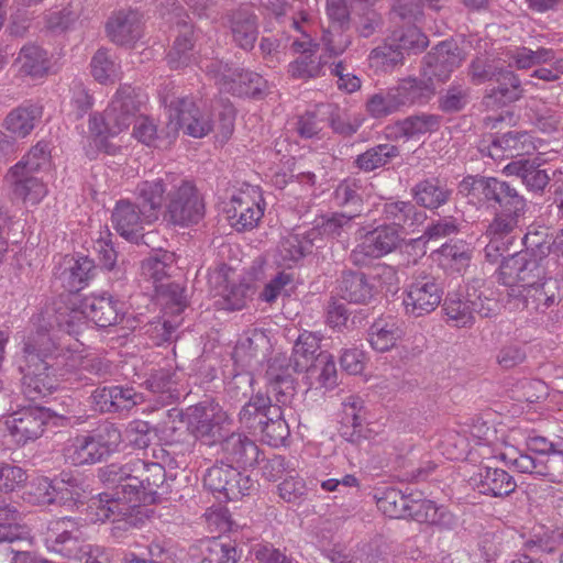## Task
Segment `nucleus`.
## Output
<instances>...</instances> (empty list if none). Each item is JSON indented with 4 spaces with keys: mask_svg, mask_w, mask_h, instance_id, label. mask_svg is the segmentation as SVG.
I'll list each match as a JSON object with an SVG mask.
<instances>
[{
    "mask_svg": "<svg viewBox=\"0 0 563 563\" xmlns=\"http://www.w3.org/2000/svg\"><path fill=\"white\" fill-rule=\"evenodd\" d=\"M203 486L221 501H233L251 496L257 490V481L224 462L209 467L203 475Z\"/></svg>",
    "mask_w": 563,
    "mask_h": 563,
    "instance_id": "obj_10",
    "label": "nucleus"
},
{
    "mask_svg": "<svg viewBox=\"0 0 563 563\" xmlns=\"http://www.w3.org/2000/svg\"><path fill=\"white\" fill-rule=\"evenodd\" d=\"M536 150L532 136L526 131H509L493 139L488 145V155L493 159L501 157L526 158Z\"/></svg>",
    "mask_w": 563,
    "mask_h": 563,
    "instance_id": "obj_33",
    "label": "nucleus"
},
{
    "mask_svg": "<svg viewBox=\"0 0 563 563\" xmlns=\"http://www.w3.org/2000/svg\"><path fill=\"white\" fill-rule=\"evenodd\" d=\"M538 157L517 158L508 163L503 173L521 180L529 191L541 194L551 180L550 170Z\"/></svg>",
    "mask_w": 563,
    "mask_h": 563,
    "instance_id": "obj_25",
    "label": "nucleus"
},
{
    "mask_svg": "<svg viewBox=\"0 0 563 563\" xmlns=\"http://www.w3.org/2000/svg\"><path fill=\"white\" fill-rule=\"evenodd\" d=\"M284 406L285 405L276 402L274 407L268 410V416L258 431L263 441L271 446L284 444L290 434L289 427L283 413Z\"/></svg>",
    "mask_w": 563,
    "mask_h": 563,
    "instance_id": "obj_47",
    "label": "nucleus"
},
{
    "mask_svg": "<svg viewBox=\"0 0 563 563\" xmlns=\"http://www.w3.org/2000/svg\"><path fill=\"white\" fill-rule=\"evenodd\" d=\"M228 23L233 43L241 49L252 51L258 37L257 15L242 7L228 15Z\"/></svg>",
    "mask_w": 563,
    "mask_h": 563,
    "instance_id": "obj_31",
    "label": "nucleus"
},
{
    "mask_svg": "<svg viewBox=\"0 0 563 563\" xmlns=\"http://www.w3.org/2000/svg\"><path fill=\"white\" fill-rule=\"evenodd\" d=\"M54 505L74 506L84 503L90 494V486L80 475L62 472L53 478Z\"/></svg>",
    "mask_w": 563,
    "mask_h": 563,
    "instance_id": "obj_38",
    "label": "nucleus"
},
{
    "mask_svg": "<svg viewBox=\"0 0 563 563\" xmlns=\"http://www.w3.org/2000/svg\"><path fill=\"white\" fill-rule=\"evenodd\" d=\"M111 221L115 231L125 240L140 243L144 240L142 233L145 224L154 221L143 214V209L130 200H119L112 211Z\"/></svg>",
    "mask_w": 563,
    "mask_h": 563,
    "instance_id": "obj_20",
    "label": "nucleus"
},
{
    "mask_svg": "<svg viewBox=\"0 0 563 563\" xmlns=\"http://www.w3.org/2000/svg\"><path fill=\"white\" fill-rule=\"evenodd\" d=\"M440 264L445 269L462 274L470 266L473 250L463 241L445 243L439 250Z\"/></svg>",
    "mask_w": 563,
    "mask_h": 563,
    "instance_id": "obj_48",
    "label": "nucleus"
},
{
    "mask_svg": "<svg viewBox=\"0 0 563 563\" xmlns=\"http://www.w3.org/2000/svg\"><path fill=\"white\" fill-rule=\"evenodd\" d=\"M328 60L317 54H301L288 66V73L296 79H313L325 75Z\"/></svg>",
    "mask_w": 563,
    "mask_h": 563,
    "instance_id": "obj_54",
    "label": "nucleus"
},
{
    "mask_svg": "<svg viewBox=\"0 0 563 563\" xmlns=\"http://www.w3.org/2000/svg\"><path fill=\"white\" fill-rule=\"evenodd\" d=\"M91 75L101 82H113L119 77L120 65L113 54L106 48L98 49L90 63Z\"/></svg>",
    "mask_w": 563,
    "mask_h": 563,
    "instance_id": "obj_62",
    "label": "nucleus"
},
{
    "mask_svg": "<svg viewBox=\"0 0 563 563\" xmlns=\"http://www.w3.org/2000/svg\"><path fill=\"white\" fill-rule=\"evenodd\" d=\"M57 418L47 408L31 406L13 412L5 420V426L12 440L18 445H25L40 439L48 423Z\"/></svg>",
    "mask_w": 563,
    "mask_h": 563,
    "instance_id": "obj_14",
    "label": "nucleus"
},
{
    "mask_svg": "<svg viewBox=\"0 0 563 563\" xmlns=\"http://www.w3.org/2000/svg\"><path fill=\"white\" fill-rule=\"evenodd\" d=\"M60 351L64 354V365L71 369V374H68L70 380L81 382L88 379L86 374H90L97 377L106 376L110 373L111 365L108 361L100 357H84L73 350L69 345L60 343Z\"/></svg>",
    "mask_w": 563,
    "mask_h": 563,
    "instance_id": "obj_37",
    "label": "nucleus"
},
{
    "mask_svg": "<svg viewBox=\"0 0 563 563\" xmlns=\"http://www.w3.org/2000/svg\"><path fill=\"white\" fill-rule=\"evenodd\" d=\"M292 362L286 354H276L268 361L265 378L267 380V394L272 395L275 402L289 405L296 394L295 379L292 377Z\"/></svg>",
    "mask_w": 563,
    "mask_h": 563,
    "instance_id": "obj_18",
    "label": "nucleus"
},
{
    "mask_svg": "<svg viewBox=\"0 0 563 563\" xmlns=\"http://www.w3.org/2000/svg\"><path fill=\"white\" fill-rule=\"evenodd\" d=\"M141 92L130 85H121L102 117L90 119V131L98 136H115L137 118L142 104Z\"/></svg>",
    "mask_w": 563,
    "mask_h": 563,
    "instance_id": "obj_6",
    "label": "nucleus"
},
{
    "mask_svg": "<svg viewBox=\"0 0 563 563\" xmlns=\"http://www.w3.org/2000/svg\"><path fill=\"white\" fill-rule=\"evenodd\" d=\"M459 191L495 212L523 214L527 206L525 197L514 186L497 177L466 176L459 184Z\"/></svg>",
    "mask_w": 563,
    "mask_h": 563,
    "instance_id": "obj_5",
    "label": "nucleus"
},
{
    "mask_svg": "<svg viewBox=\"0 0 563 563\" xmlns=\"http://www.w3.org/2000/svg\"><path fill=\"white\" fill-rule=\"evenodd\" d=\"M21 166H12L4 179L12 194L24 201L40 202L47 194L45 184L34 174L20 172Z\"/></svg>",
    "mask_w": 563,
    "mask_h": 563,
    "instance_id": "obj_39",
    "label": "nucleus"
},
{
    "mask_svg": "<svg viewBox=\"0 0 563 563\" xmlns=\"http://www.w3.org/2000/svg\"><path fill=\"white\" fill-rule=\"evenodd\" d=\"M393 88L400 108L416 102H424L432 92L427 82L416 78L402 79Z\"/></svg>",
    "mask_w": 563,
    "mask_h": 563,
    "instance_id": "obj_59",
    "label": "nucleus"
},
{
    "mask_svg": "<svg viewBox=\"0 0 563 563\" xmlns=\"http://www.w3.org/2000/svg\"><path fill=\"white\" fill-rule=\"evenodd\" d=\"M220 448L224 464L247 468L261 462L263 452L255 441L242 433H231L221 438Z\"/></svg>",
    "mask_w": 563,
    "mask_h": 563,
    "instance_id": "obj_21",
    "label": "nucleus"
},
{
    "mask_svg": "<svg viewBox=\"0 0 563 563\" xmlns=\"http://www.w3.org/2000/svg\"><path fill=\"white\" fill-rule=\"evenodd\" d=\"M42 106L32 101H25L9 112L5 118V128L18 136L25 137L35 128L36 122L42 118Z\"/></svg>",
    "mask_w": 563,
    "mask_h": 563,
    "instance_id": "obj_43",
    "label": "nucleus"
},
{
    "mask_svg": "<svg viewBox=\"0 0 563 563\" xmlns=\"http://www.w3.org/2000/svg\"><path fill=\"white\" fill-rule=\"evenodd\" d=\"M364 401L358 396H347L342 401V417L340 421V435L351 444L360 445L367 439V429L364 427Z\"/></svg>",
    "mask_w": 563,
    "mask_h": 563,
    "instance_id": "obj_27",
    "label": "nucleus"
},
{
    "mask_svg": "<svg viewBox=\"0 0 563 563\" xmlns=\"http://www.w3.org/2000/svg\"><path fill=\"white\" fill-rule=\"evenodd\" d=\"M496 86L486 89L483 102L488 108H498L519 100L523 88L519 77L510 69L503 67L494 78Z\"/></svg>",
    "mask_w": 563,
    "mask_h": 563,
    "instance_id": "obj_29",
    "label": "nucleus"
},
{
    "mask_svg": "<svg viewBox=\"0 0 563 563\" xmlns=\"http://www.w3.org/2000/svg\"><path fill=\"white\" fill-rule=\"evenodd\" d=\"M410 503L408 518L440 529H450L454 525V516L443 506L422 498V494H413Z\"/></svg>",
    "mask_w": 563,
    "mask_h": 563,
    "instance_id": "obj_36",
    "label": "nucleus"
},
{
    "mask_svg": "<svg viewBox=\"0 0 563 563\" xmlns=\"http://www.w3.org/2000/svg\"><path fill=\"white\" fill-rule=\"evenodd\" d=\"M317 234L316 231L307 230L303 233L292 232L283 238L278 246L280 261L285 265L291 266L311 253L312 249L317 247Z\"/></svg>",
    "mask_w": 563,
    "mask_h": 563,
    "instance_id": "obj_41",
    "label": "nucleus"
},
{
    "mask_svg": "<svg viewBox=\"0 0 563 563\" xmlns=\"http://www.w3.org/2000/svg\"><path fill=\"white\" fill-rule=\"evenodd\" d=\"M369 66L376 71L389 73L402 65L404 53L395 42L388 37L386 42L373 48L368 55Z\"/></svg>",
    "mask_w": 563,
    "mask_h": 563,
    "instance_id": "obj_53",
    "label": "nucleus"
},
{
    "mask_svg": "<svg viewBox=\"0 0 563 563\" xmlns=\"http://www.w3.org/2000/svg\"><path fill=\"white\" fill-rule=\"evenodd\" d=\"M177 174L165 173L164 175L140 181L135 188L137 205L143 209L146 218L155 222L165 207L167 199L175 188Z\"/></svg>",
    "mask_w": 563,
    "mask_h": 563,
    "instance_id": "obj_16",
    "label": "nucleus"
},
{
    "mask_svg": "<svg viewBox=\"0 0 563 563\" xmlns=\"http://www.w3.org/2000/svg\"><path fill=\"white\" fill-rule=\"evenodd\" d=\"M353 218V214L343 212H334L329 217H322L313 228L309 229V231L318 233L316 236L317 247L323 246L324 236L338 239L346 233L352 228Z\"/></svg>",
    "mask_w": 563,
    "mask_h": 563,
    "instance_id": "obj_52",
    "label": "nucleus"
},
{
    "mask_svg": "<svg viewBox=\"0 0 563 563\" xmlns=\"http://www.w3.org/2000/svg\"><path fill=\"white\" fill-rule=\"evenodd\" d=\"M177 27L178 34L166 56L170 69H181L197 62L195 51L197 36L194 26L186 21H179Z\"/></svg>",
    "mask_w": 563,
    "mask_h": 563,
    "instance_id": "obj_35",
    "label": "nucleus"
},
{
    "mask_svg": "<svg viewBox=\"0 0 563 563\" xmlns=\"http://www.w3.org/2000/svg\"><path fill=\"white\" fill-rule=\"evenodd\" d=\"M230 225L238 232L251 231L264 216V208L249 195L233 196L225 210Z\"/></svg>",
    "mask_w": 563,
    "mask_h": 563,
    "instance_id": "obj_30",
    "label": "nucleus"
},
{
    "mask_svg": "<svg viewBox=\"0 0 563 563\" xmlns=\"http://www.w3.org/2000/svg\"><path fill=\"white\" fill-rule=\"evenodd\" d=\"M441 124V117L431 113L410 115L399 122L400 132L407 137H417L437 131Z\"/></svg>",
    "mask_w": 563,
    "mask_h": 563,
    "instance_id": "obj_64",
    "label": "nucleus"
},
{
    "mask_svg": "<svg viewBox=\"0 0 563 563\" xmlns=\"http://www.w3.org/2000/svg\"><path fill=\"white\" fill-rule=\"evenodd\" d=\"M424 75L429 80L440 82L449 79L451 73L461 65L462 57L456 44L448 41L439 43L424 58Z\"/></svg>",
    "mask_w": 563,
    "mask_h": 563,
    "instance_id": "obj_24",
    "label": "nucleus"
},
{
    "mask_svg": "<svg viewBox=\"0 0 563 563\" xmlns=\"http://www.w3.org/2000/svg\"><path fill=\"white\" fill-rule=\"evenodd\" d=\"M472 482L481 494L496 498L507 497L517 488L515 478L507 471L489 465L482 466Z\"/></svg>",
    "mask_w": 563,
    "mask_h": 563,
    "instance_id": "obj_32",
    "label": "nucleus"
},
{
    "mask_svg": "<svg viewBox=\"0 0 563 563\" xmlns=\"http://www.w3.org/2000/svg\"><path fill=\"white\" fill-rule=\"evenodd\" d=\"M405 294L406 313L418 318L438 308L443 297V285L439 277L422 273L413 276Z\"/></svg>",
    "mask_w": 563,
    "mask_h": 563,
    "instance_id": "obj_13",
    "label": "nucleus"
},
{
    "mask_svg": "<svg viewBox=\"0 0 563 563\" xmlns=\"http://www.w3.org/2000/svg\"><path fill=\"white\" fill-rule=\"evenodd\" d=\"M81 301L87 319L100 328L115 325L123 318V302L111 295H92Z\"/></svg>",
    "mask_w": 563,
    "mask_h": 563,
    "instance_id": "obj_28",
    "label": "nucleus"
},
{
    "mask_svg": "<svg viewBox=\"0 0 563 563\" xmlns=\"http://www.w3.org/2000/svg\"><path fill=\"white\" fill-rule=\"evenodd\" d=\"M333 201L338 207L349 209L347 214L358 216L364 205L361 181L353 178L342 180L333 192Z\"/></svg>",
    "mask_w": 563,
    "mask_h": 563,
    "instance_id": "obj_49",
    "label": "nucleus"
},
{
    "mask_svg": "<svg viewBox=\"0 0 563 563\" xmlns=\"http://www.w3.org/2000/svg\"><path fill=\"white\" fill-rule=\"evenodd\" d=\"M163 214L165 221L179 227L197 224L203 218L205 205L191 180L177 174Z\"/></svg>",
    "mask_w": 563,
    "mask_h": 563,
    "instance_id": "obj_9",
    "label": "nucleus"
},
{
    "mask_svg": "<svg viewBox=\"0 0 563 563\" xmlns=\"http://www.w3.org/2000/svg\"><path fill=\"white\" fill-rule=\"evenodd\" d=\"M367 335L374 350L386 352L396 345L402 331L395 321L379 319L369 327Z\"/></svg>",
    "mask_w": 563,
    "mask_h": 563,
    "instance_id": "obj_51",
    "label": "nucleus"
},
{
    "mask_svg": "<svg viewBox=\"0 0 563 563\" xmlns=\"http://www.w3.org/2000/svg\"><path fill=\"white\" fill-rule=\"evenodd\" d=\"M26 365L23 368L22 385L25 395L36 399L51 395L58 388L60 380H70L71 369L64 365L60 343L52 336L38 334L34 341L24 345Z\"/></svg>",
    "mask_w": 563,
    "mask_h": 563,
    "instance_id": "obj_1",
    "label": "nucleus"
},
{
    "mask_svg": "<svg viewBox=\"0 0 563 563\" xmlns=\"http://www.w3.org/2000/svg\"><path fill=\"white\" fill-rule=\"evenodd\" d=\"M175 265V254L168 251H159L142 262V275L153 280L156 285L165 284L164 279L170 276V271Z\"/></svg>",
    "mask_w": 563,
    "mask_h": 563,
    "instance_id": "obj_55",
    "label": "nucleus"
},
{
    "mask_svg": "<svg viewBox=\"0 0 563 563\" xmlns=\"http://www.w3.org/2000/svg\"><path fill=\"white\" fill-rule=\"evenodd\" d=\"M184 421L188 430L207 444H214L221 440V427L216 421V407L212 404L199 402L190 406L184 412Z\"/></svg>",
    "mask_w": 563,
    "mask_h": 563,
    "instance_id": "obj_23",
    "label": "nucleus"
},
{
    "mask_svg": "<svg viewBox=\"0 0 563 563\" xmlns=\"http://www.w3.org/2000/svg\"><path fill=\"white\" fill-rule=\"evenodd\" d=\"M413 493L388 488L378 499V508L390 518H406L408 516Z\"/></svg>",
    "mask_w": 563,
    "mask_h": 563,
    "instance_id": "obj_60",
    "label": "nucleus"
},
{
    "mask_svg": "<svg viewBox=\"0 0 563 563\" xmlns=\"http://www.w3.org/2000/svg\"><path fill=\"white\" fill-rule=\"evenodd\" d=\"M410 194L416 205L433 210L449 201L452 190L440 178L431 177L418 181Z\"/></svg>",
    "mask_w": 563,
    "mask_h": 563,
    "instance_id": "obj_40",
    "label": "nucleus"
},
{
    "mask_svg": "<svg viewBox=\"0 0 563 563\" xmlns=\"http://www.w3.org/2000/svg\"><path fill=\"white\" fill-rule=\"evenodd\" d=\"M15 64L19 65L20 75L31 78L46 76L51 67L48 53L34 43H27L21 47Z\"/></svg>",
    "mask_w": 563,
    "mask_h": 563,
    "instance_id": "obj_42",
    "label": "nucleus"
},
{
    "mask_svg": "<svg viewBox=\"0 0 563 563\" xmlns=\"http://www.w3.org/2000/svg\"><path fill=\"white\" fill-rule=\"evenodd\" d=\"M155 291L164 305L165 316L179 317L187 307L185 288L177 283L158 284Z\"/></svg>",
    "mask_w": 563,
    "mask_h": 563,
    "instance_id": "obj_57",
    "label": "nucleus"
},
{
    "mask_svg": "<svg viewBox=\"0 0 563 563\" xmlns=\"http://www.w3.org/2000/svg\"><path fill=\"white\" fill-rule=\"evenodd\" d=\"M106 31L117 45H131L142 36L140 14L133 10H120L109 18Z\"/></svg>",
    "mask_w": 563,
    "mask_h": 563,
    "instance_id": "obj_34",
    "label": "nucleus"
},
{
    "mask_svg": "<svg viewBox=\"0 0 563 563\" xmlns=\"http://www.w3.org/2000/svg\"><path fill=\"white\" fill-rule=\"evenodd\" d=\"M442 309L446 322L455 328H471L475 323V316L493 318L499 312L496 299L485 295L475 287H467L466 292H449L443 299Z\"/></svg>",
    "mask_w": 563,
    "mask_h": 563,
    "instance_id": "obj_7",
    "label": "nucleus"
},
{
    "mask_svg": "<svg viewBox=\"0 0 563 563\" xmlns=\"http://www.w3.org/2000/svg\"><path fill=\"white\" fill-rule=\"evenodd\" d=\"M132 485H128L129 493L133 496V507L140 504H155L161 501L172 492L175 479L167 476L165 467L156 462H146L134 459V478Z\"/></svg>",
    "mask_w": 563,
    "mask_h": 563,
    "instance_id": "obj_8",
    "label": "nucleus"
},
{
    "mask_svg": "<svg viewBox=\"0 0 563 563\" xmlns=\"http://www.w3.org/2000/svg\"><path fill=\"white\" fill-rule=\"evenodd\" d=\"M400 156V150L391 143H382L367 148L354 159V166L364 173L385 167Z\"/></svg>",
    "mask_w": 563,
    "mask_h": 563,
    "instance_id": "obj_46",
    "label": "nucleus"
},
{
    "mask_svg": "<svg viewBox=\"0 0 563 563\" xmlns=\"http://www.w3.org/2000/svg\"><path fill=\"white\" fill-rule=\"evenodd\" d=\"M338 294L350 303L367 306L377 299L379 286L369 274L344 269L338 279Z\"/></svg>",
    "mask_w": 563,
    "mask_h": 563,
    "instance_id": "obj_19",
    "label": "nucleus"
},
{
    "mask_svg": "<svg viewBox=\"0 0 563 563\" xmlns=\"http://www.w3.org/2000/svg\"><path fill=\"white\" fill-rule=\"evenodd\" d=\"M66 456L74 465L95 464L107 455L91 434L77 437L66 450Z\"/></svg>",
    "mask_w": 563,
    "mask_h": 563,
    "instance_id": "obj_50",
    "label": "nucleus"
},
{
    "mask_svg": "<svg viewBox=\"0 0 563 563\" xmlns=\"http://www.w3.org/2000/svg\"><path fill=\"white\" fill-rule=\"evenodd\" d=\"M365 108L368 114L374 119L386 118L400 109L393 87L380 89L378 92L372 95L367 99Z\"/></svg>",
    "mask_w": 563,
    "mask_h": 563,
    "instance_id": "obj_63",
    "label": "nucleus"
},
{
    "mask_svg": "<svg viewBox=\"0 0 563 563\" xmlns=\"http://www.w3.org/2000/svg\"><path fill=\"white\" fill-rule=\"evenodd\" d=\"M87 314L84 313L82 301L78 306L73 302L71 307H58L55 309V322L60 332L75 336L79 334Z\"/></svg>",
    "mask_w": 563,
    "mask_h": 563,
    "instance_id": "obj_61",
    "label": "nucleus"
},
{
    "mask_svg": "<svg viewBox=\"0 0 563 563\" xmlns=\"http://www.w3.org/2000/svg\"><path fill=\"white\" fill-rule=\"evenodd\" d=\"M98 478L108 490L90 500L89 507L95 509L97 520L106 521L112 516L125 515L133 507V496L129 493L128 485L135 482L134 459L100 467Z\"/></svg>",
    "mask_w": 563,
    "mask_h": 563,
    "instance_id": "obj_2",
    "label": "nucleus"
},
{
    "mask_svg": "<svg viewBox=\"0 0 563 563\" xmlns=\"http://www.w3.org/2000/svg\"><path fill=\"white\" fill-rule=\"evenodd\" d=\"M406 235L395 227L380 223L366 232L362 241L351 251L349 260L355 266H365L372 260L380 258L402 247Z\"/></svg>",
    "mask_w": 563,
    "mask_h": 563,
    "instance_id": "obj_12",
    "label": "nucleus"
},
{
    "mask_svg": "<svg viewBox=\"0 0 563 563\" xmlns=\"http://www.w3.org/2000/svg\"><path fill=\"white\" fill-rule=\"evenodd\" d=\"M393 42L401 49V52L420 53L428 45L429 40L416 24L401 25L395 29L389 36Z\"/></svg>",
    "mask_w": 563,
    "mask_h": 563,
    "instance_id": "obj_58",
    "label": "nucleus"
},
{
    "mask_svg": "<svg viewBox=\"0 0 563 563\" xmlns=\"http://www.w3.org/2000/svg\"><path fill=\"white\" fill-rule=\"evenodd\" d=\"M507 305L512 310L528 309L544 312L559 302V282L549 276L531 287L507 289Z\"/></svg>",
    "mask_w": 563,
    "mask_h": 563,
    "instance_id": "obj_15",
    "label": "nucleus"
},
{
    "mask_svg": "<svg viewBox=\"0 0 563 563\" xmlns=\"http://www.w3.org/2000/svg\"><path fill=\"white\" fill-rule=\"evenodd\" d=\"M85 543L80 529L71 518L64 517L48 523L45 537L48 551L76 561Z\"/></svg>",
    "mask_w": 563,
    "mask_h": 563,
    "instance_id": "obj_17",
    "label": "nucleus"
},
{
    "mask_svg": "<svg viewBox=\"0 0 563 563\" xmlns=\"http://www.w3.org/2000/svg\"><path fill=\"white\" fill-rule=\"evenodd\" d=\"M320 340L311 332L301 333L296 340L289 356L295 373H306L305 384L311 388L316 383L324 388L336 385V367L333 356L320 351Z\"/></svg>",
    "mask_w": 563,
    "mask_h": 563,
    "instance_id": "obj_3",
    "label": "nucleus"
},
{
    "mask_svg": "<svg viewBox=\"0 0 563 563\" xmlns=\"http://www.w3.org/2000/svg\"><path fill=\"white\" fill-rule=\"evenodd\" d=\"M91 400L100 412L115 413L133 409L143 401V395L130 386L110 385L93 390Z\"/></svg>",
    "mask_w": 563,
    "mask_h": 563,
    "instance_id": "obj_22",
    "label": "nucleus"
},
{
    "mask_svg": "<svg viewBox=\"0 0 563 563\" xmlns=\"http://www.w3.org/2000/svg\"><path fill=\"white\" fill-rule=\"evenodd\" d=\"M273 400L274 398L269 394L267 396L256 395L251 397L239 412L241 426L251 433L258 434L260 429L268 416V410L274 407L272 404Z\"/></svg>",
    "mask_w": 563,
    "mask_h": 563,
    "instance_id": "obj_45",
    "label": "nucleus"
},
{
    "mask_svg": "<svg viewBox=\"0 0 563 563\" xmlns=\"http://www.w3.org/2000/svg\"><path fill=\"white\" fill-rule=\"evenodd\" d=\"M549 246L540 243L536 249L517 252L500 261L497 279L498 283L511 289L512 287H531L551 276L549 266L551 258Z\"/></svg>",
    "mask_w": 563,
    "mask_h": 563,
    "instance_id": "obj_4",
    "label": "nucleus"
},
{
    "mask_svg": "<svg viewBox=\"0 0 563 563\" xmlns=\"http://www.w3.org/2000/svg\"><path fill=\"white\" fill-rule=\"evenodd\" d=\"M169 121L166 124V136L174 140L180 129L192 137L206 136L213 129L210 113L196 106L192 99L187 97L176 98L168 107Z\"/></svg>",
    "mask_w": 563,
    "mask_h": 563,
    "instance_id": "obj_11",
    "label": "nucleus"
},
{
    "mask_svg": "<svg viewBox=\"0 0 563 563\" xmlns=\"http://www.w3.org/2000/svg\"><path fill=\"white\" fill-rule=\"evenodd\" d=\"M267 342L266 335L256 329L246 332L236 343L233 351L235 363L249 367L258 355L261 347Z\"/></svg>",
    "mask_w": 563,
    "mask_h": 563,
    "instance_id": "obj_56",
    "label": "nucleus"
},
{
    "mask_svg": "<svg viewBox=\"0 0 563 563\" xmlns=\"http://www.w3.org/2000/svg\"><path fill=\"white\" fill-rule=\"evenodd\" d=\"M426 218V213L418 210L411 201L388 200L383 203L380 210L382 222L397 228L406 236L415 227L423 223Z\"/></svg>",
    "mask_w": 563,
    "mask_h": 563,
    "instance_id": "obj_26",
    "label": "nucleus"
},
{
    "mask_svg": "<svg viewBox=\"0 0 563 563\" xmlns=\"http://www.w3.org/2000/svg\"><path fill=\"white\" fill-rule=\"evenodd\" d=\"M199 550V563H236L241 555L236 543L223 537L201 541Z\"/></svg>",
    "mask_w": 563,
    "mask_h": 563,
    "instance_id": "obj_44",
    "label": "nucleus"
}]
</instances>
